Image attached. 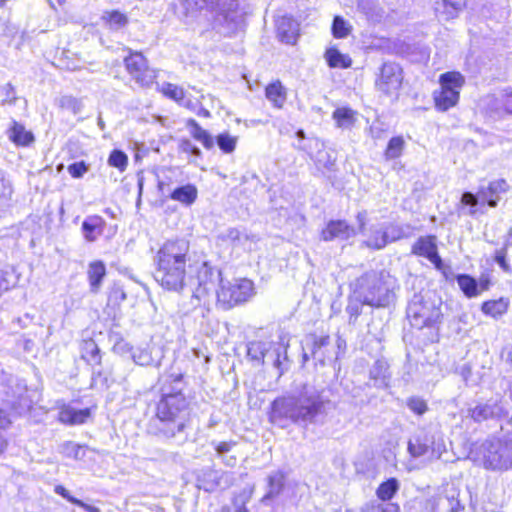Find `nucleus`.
<instances>
[{"instance_id": "4be33fe9", "label": "nucleus", "mask_w": 512, "mask_h": 512, "mask_svg": "<svg viewBox=\"0 0 512 512\" xmlns=\"http://www.w3.org/2000/svg\"><path fill=\"white\" fill-rule=\"evenodd\" d=\"M369 378L373 381V386L376 388L384 389L389 387L391 374L388 363L383 359L376 360L369 370Z\"/></svg>"}, {"instance_id": "58836bf2", "label": "nucleus", "mask_w": 512, "mask_h": 512, "mask_svg": "<svg viewBox=\"0 0 512 512\" xmlns=\"http://www.w3.org/2000/svg\"><path fill=\"white\" fill-rule=\"evenodd\" d=\"M136 365L150 366L154 364L152 349L149 346L135 347L131 357Z\"/></svg>"}, {"instance_id": "338daca9", "label": "nucleus", "mask_w": 512, "mask_h": 512, "mask_svg": "<svg viewBox=\"0 0 512 512\" xmlns=\"http://www.w3.org/2000/svg\"><path fill=\"white\" fill-rule=\"evenodd\" d=\"M479 199H481V197L479 196V194H473L472 192H464L461 196V204L462 205H467V206H470V210H469V215H474L476 210L474 209L478 203H479Z\"/></svg>"}, {"instance_id": "c03bdc74", "label": "nucleus", "mask_w": 512, "mask_h": 512, "mask_svg": "<svg viewBox=\"0 0 512 512\" xmlns=\"http://www.w3.org/2000/svg\"><path fill=\"white\" fill-rule=\"evenodd\" d=\"M219 473L220 471L213 469L203 472L202 478H199L201 482L200 488H203L207 492H212L217 489L219 486Z\"/></svg>"}, {"instance_id": "20e7f679", "label": "nucleus", "mask_w": 512, "mask_h": 512, "mask_svg": "<svg viewBox=\"0 0 512 512\" xmlns=\"http://www.w3.org/2000/svg\"><path fill=\"white\" fill-rule=\"evenodd\" d=\"M170 5L178 18L184 21L205 10L217 24L226 26L229 31L237 29L243 20L238 9V0H178L171 1Z\"/></svg>"}, {"instance_id": "09e8293b", "label": "nucleus", "mask_w": 512, "mask_h": 512, "mask_svg": "<svg viewBox=\"0 0 512 512\" xmlns=\"http://www.w3.org/2000/svg\"><path fill=\"white\" fill-rule=\"evenodd\" d=\"M404 148V139L401 136L392 137L385 150V157L388 160L396 159L401 156Z\"/></svg>"}, {"instance_id": "3c124183", "label": "nucleus", "mask_w": 512, "mask_h": 512, "mask_svg": "<svg viewBox=\"0 0 512 512\" xmlns=\"http://www.w3.org/2000/svg\"><path fill=\"white\" fill-rule=\"evenodd\" d=\"M216 143L220 150L229 154L232 153L236 148L237 137L231 136L228 132H224L216 137Z\"/></svg>"}, {"instance_id": "4c0bfd02", "label": "nucleus", "mask_w": 512, "mask_h": 512, "mask_svg": "<svg viewBox=\"0 0 512 512\" xmlns=\"http://www.w3.org/2000/svg\"><path fill=\"white\" fill-rule=\"evenodd\" d=\"M283 486V476L280 473L270 475L268 477V491L261 499V502L267 503L268 500L277 497L281 493Z\"/></svg>"}, {"instance_id": "423d86ee", "label": "nucleus", "mask_w": 512, "mask_h": 512, "mask_svg": "<svg viewBox=\"0 0 512 512\" xmlns=\"http://www.w3.org/2000/svg\"><path fill=\"white\" fill-rule=\"evenodd\" d=\"M482 463L486 469L512 468V433L499 439L485 441L480 447Z\"/></svg>"}, {"instance_id": "2eb2a0df", "label": "nucleus", "mask_w": 512, "mask_h": 512, "mask_svg": "<svg viewBox=\"0 0 512 512\" xmlns=\"http://www.w3.org/2000/svg\"><path fill=\"white\" fill-rule=\"evenodd\" d=\"M288 346L289 344L286 337L280 336L279 341H270V348L267 349V352H264L266 354L265 363L272 364L276 369L280 371V374H282L284 370L288 369Z\"/></svg>"}, {"instance_id": "bf43d9fd", "label": "nucleus", "mask_w": 512, "mask_h": 512, "mask_svg": "<svg viewBox=\"0 0 512 512\" xmlns=\"http://www.w3.org/2000/svg\"><path fill=\"white\" fill-rule=\"evenodd\" d=\"M408 408L417 415H423L427 410V403L420 397L413 396L407 399Z\"/></svg>"}, {"instance_id": "6e6552de", "label": "nucleus", "mask_w": 512, "mask_h": 512, "mask_svg": "<svg viewBox=\"0 0 512 512\" xmlns=\"http://www.w3.org/2000/svg\"><path fill=\"white\" fill-rule=\"evenodd\" d=\"M407 318L416 329L433 327L440 319L441 312L431 301H425L423 296L415 294L407 306Z\"/></svg>"}, {"instance_id": "ea45409f", "label": "nucleus", "mask_w": 512, "mask_h": 512, "mask_svg": "<svg viewBox=\"0 0 512 512\" xmlns=\"http://www.w3.org/2000/svg\"><path fill=\"white\" fill-rule=\"evenodd\" d=\"M507 308L508 303L502 298L499 300L486 301L482 304L483 313L493 317L501 316L507 311Z\"/></svg>"}, {"instance_id": "de8ad7c7", "label": "nucleus", "mask_w": 512, "mask_h": 512, "mask_svg": "<svg viewBox=\"0 0 512 512\" xmlns=\"http://www.w3.org/2000/svg\"><path fill=\"white\" fill-rule=\"evenodd\" d=\"M384 229L387 243L395 242L397 240L407 238L409 236V226L404 227L400 225L390 224L386 226Z\"/></svg>"}, {"instance_id": "0eeeda50", "label": "nucleus", "mask_w": 512, "mask_h": 512, "mask_svg": "<svg viewBox=\"0 0 512 512\" xmlns=\"http://www.w3.org/2000/svg\"><path fill=\"white\" fill-rule=\"evenodd\" d=\"M254 294V283L247 278L236 279L233 282L221 280L220 287L216 290L217 305L223 310H229L247 302Z\"/></svg>"}, {"instance_id": "e433bc0d", "label": "nucleus", "mask_w": 512, "mask_h": 512, "mask_svg": "<svg viewBox=\"0 0 512 512\" xmlns=\"http://www.w3.org/2000/svg\"><path fill=\"white\" fill-rule=\"evenodd\" d=\"M400 488V483L396 478H389L388 480L382 482L377 490L376 495L378 499L383 502L391 500L394 495L398 492Z\"/></svg>"}, {"instance_id": "5fc2aeb1", "label": "nucleus", "mask_w": 512, "mask_h": 512, "mask_svg": "<svg viewBox=\"0 0 512 512\" xmlns=\"http://www.w3.org/2000/svg\"><path fill=\"white\" fill-rule=\"evenodd\" d=\"M444 452H446V445L444 440L441 437L435 438V436H430L429 459H440Z\"/></svg>"}, {"instance_id": "79ce46f5", "label": "nucleus", "mask_w": 512, "mask_h": 512, "mask_svg": "<svg viewBox=\"0 0 512 512\" xmlns=\"http://www.w3.org/2000/svg\"><path fill=\"white\" fill-rule=\"evenodd\" d=\"M102 19L109 25L111 29L114 30L121 29L128 23L127 16L116 10L106 12Z\"/></svg>"}, {"instance_id": "6e6d98bb", "label": "nucleus", "mask_w": 512, "mask_h": 512, "mask_svg": "<svg viewBox=\"0 0 512 512\" xmlns=\"http://www.w3.org/2000/svg\"><path fill=\"white\" fill-rule=\"evenodd\" d=\"M510 243L506 241L505 247L495 251L494 260L500 266V268L505 272L510 274L512 272L511 265L508 263L507 256V246Z\"/></svg>"}, {"instance_id": "49530a36", "label": "nucleus", "mask_w": 512, "mask_h": 512, "mask_svg": "<svg viewBox=\"0 0 512 512\" xmlns=\"http://www.w3.org/2000/svg\"><path fill=\"white\" fill-rule=\"evenodd\" d=\"M60 449L61 453L64 454L66 457L73 458L76 460H81L86 455L85 447L72 441L64 442L61 445Z\"/></svg>"}, {"instance_id": "0e129e2a", "label": "nucleus", "mask_w": 512, "mask_h": 512, "mask_svg": "<svg viewBox=\"0 0 512 512\" xmlns=\"http://www.w3.org/2000/svg\"><path fill=\"white\" fill-rule=\"evenodd\" d=\"M134 348L130 343L127 341L120 339L117 341L114 346L113 350L115 353L119 354L122 357L130 358L133 355Z\"/></svg>"}, {"instance_id": "4d7b16f0", "label": "nucleus", "mask_w": 512, "mask_h": 512, "mask_svg": "<svg viewBox=\"0 0 512 512\" xmlns=\"http://www.w3.org/2000/svg\"><path fill=\"white\" fill-rule=\"evenodd\" d=\"M223 239L231 241L235 245H241L245 240L249 239V235L237 228H230L223 235Z\"/></svg>"}, {"instance_id": "f3484780", "label": "nucleus", "mask_w": 512, "mask_h": 512, "mask_svg": "<svg viewBox=\"0 0 512 512\" xmlns=\"http://www.w3.org/2000/svg\"><path fill=\"white\" fill-rule=\"evenodd\" d=\"M357 234L354 227L350 226L344 220H332L326 228L322 230L321 237L324 241H332L335 239L348 240Z\"/></svg>"}, {"instance_id": "72a5a7b5", "label": "nucleus", "mask_w": 512, "mask_h": 512, "mask_svg": "<svg viewBox=\"0 0 512 512\" xmlns=\"http://www.w3.org/2000/svg\"><path fill=\"white\" fill-rule=\"evenodd\" d=\"M325 59L331 68H349L352 65L351 58L336 48H329L325 52Z\"/></svg>"}, {"instance_id": "9b49d317", "label": "nucleus", "mask_w": 512, "mask_h": 512, "mask_svg": "<svg viewBox=\"0 0 512 512\" xmlns=\"http://www.w3.org/2000/svg\"><path fill=\"white\" fill-rule=\"evenodd\" d=\"M403 81L402 68L394 62H385L375 81L376 89L387 96L398 92Z\"/></svg>"}, {"instance_id": "c756f323", "label": "nucleus", "mask_w": 512, "mask_h": 512, "mask_svg": "<svg viewBox=\"0 0 512 512\" xmlns=\"http://www.w3.org/2000/svg\"><path fill=\"white\" fill-rule=\"evenodd\" d=\"M407 450L413 458L422 456H429L430 453V436L425 434L423 436H415L408 441Z\"/></svg>"}, {"instance_id": "864d4df0", "label": "nucleus", "mask_w": 512, "mask_h": 512, "mask_svg": "<svg viewBox=\"0 0 512 512\" xmlns=\"http://www.w3.org/2000/svg\"><path fill=\"white\" fill-rule=\"evenodd\" d=\"M108 164L122 172L127 167L128 157L123 151L114 149L109 155Z\"/></svg>"}, {"instance_id": "c9c22d12", "label": "nucleus", "mask_w": 512, "mask_h": 512, "mask_svg": "<svg viewBox=\"0 0 512 512\" xmlns=\"http://www.w3.org/2000/svg\"><path fill=\"white\" fill-rule=\"evenodd\" d=\"M364 244L366 247L371 249H383L388 244L386 240L385 229L374 226L371 227L369 230V235L364 241Z\"/></svg>"}, {"instance_id": "13d9d810", "label": "nucleus", "mask_w": 512, "mask_h": 512, "mask_svg": "<svg viewBox=\"0 0 512 512\" xmlns=\"http://www.w3.org/2000/svg\"><path fill=\"white\" fill-rule=\"evenodd\" d=\"M83 351H84V355L89 357L90 361H93L97 364L100 363V361H101L100 349H99L98 345L93 340H89V341L85 342Z\"/></svg>"}, {"instance_id": "69168bd1", "label": "nucleus", "mask_w": 512, "mask_h": 512, "mask_svg": "<svg viewBox=\"0 0 512 512\" xmlns=\"http://www.w3.org/2000/svg\"><path fill=\"white\" fill-rule=\"evenodd\" d=\"M69 174L73 178H82L89 170V165L84 161L74 162L67 167Z\"/></svg>"}, {"instance_id": "b1692460", "label": "nucleus", "mask_w": 512, "mask_h": 512, "mask_svg": "<svg viewBox=\"0 0 512 512\" xmlns=\"http://www.w3.org/2000/svg\"><path fill=\"white\" fill-rule=\"evenodd\" d=\"M90 416L89 409H74L70 406L63 407L59 411L58 419L61 423L79 425L86 422Z\"/></svg>"}, {"instance_id": "39448f33", "label": "nucleus", "mask_w": 512, "mask_h": 512, "mask_svg": "<svg viewBox=\"0 0 512 512\" xmlns=\"http://www.w3.org/2000/svg\"><path fill=\"white\" fill-rule=\"evenodd\" d=\"M352 285L356 299L365 305L385 308L395 302L397 280L384 270L366 272Z\"/></svg>"}, {"instance_id": "603ef678", "label": "nucleus", "mask_w": 512, "mask_h": 512, "mask_svg": "<svg viewBox=\"0 0 512 512\" xmlns=\"http://www.w3.org/2000/svg\"><path fill=\"white\" fill-rule=\"evenodd\" d=\"M60 107L71 111L73 114L81 113L83 109L82 101L71 95H64L59 100Z\"/></svg>"}, {"instance_id": "cd10ccee", "label": "nucleus", "mask_w": 512, "mask_h": 512, "mask_svg": "<svg viewBox=\"0 0 512 512\" xmlns=\"http://www.w3.org/2000/svg\"><path fill=\"white\" fill-rule=\"evenodd\" d=\"M13 187L4 171L0 170V217L11 207Z\"/></svg>"}, {"instance_id": "052dcab7", "label": "nucleus", "mask_w": 512, "mask_h": 512, "mask_svg": "<svg viewBox=\"0 0 512 512\" xmlns=\"http://www.w3.org/2000/svg\"><path fill=\"white\" fill-rule=\"evenodd\" d=\"M163 92L169 98L175 100L178 103H181L185 98V92L181 87L177 85L167 83L163 88Z\"/></svg>"}, {"instance_id": "e2e57ef3", "label": "nucleus", "mask_w": 512, "mask_h": 512, "mask_svg": "<svg viewBox=\"0 0 512 512\" xmlns=\"http://www.w3.org/2000/svg\"><path fill=\"white\" fill-rule=\"evenodd\" d=\"M1 94L3 95L2 104L14 105L17 101L15 87L11 83H6L1 87Z\"/></svg>"}, {"instance_id": "f704fd0d", "label": "nucleus", "mask_w": 512, "mask_h": 512, "mask_svg": "<svg viewBox=\"0 0 512 512\" xmlns=\"http://www.w3.org/2000/svg\"><path fill=\"white\" fill-rule=\"evenodd\" d=\"M456 280L466 297L473 298L479 295L478 282L474 277L468 274H457Z\"/></svg>"}, {"instance_id": "a19ab883", "label": "nucleus", "mask_w": 512, "mask_h": 512, "mask_svg": "<svg viewBox=\"0 0 512 512\" xmlns=\"http://www.w3.org/2000/svg\"><path fill=\"white\" fill-rule=\"evenodd\" d=\"M332 116L337 126L341 128H349L355 121L354 112L350 108H337Z\"/></svg>"}, {"instance_id": "1a4fd4ad", "label": "nucleus", "mask_w": 512, "mask_h": 512, "mask_svg": "<svg viewBox=\"0 0 512 512\" xmlns=\"http://www.w3.org/2000/svg\"><path fill=\"white\" fill-rule=\"evenodd\" d=\"M464 84V77L459 72H447L440 76L441 90L434 93L436 107L446 111L455 106L459 100V89Z\"/></svg>"}, {"instance_id": "dca6fc26", "label": "nucleus", "mask_w": 512, "mask_h": 512, "mask_svg": "<svg viewBox=\"0 0 512 512\" xmlns=\"http://www.w3.org/2000/svg\"><path fill=\"white\" fill-rule=\"evenodd\" d=\"M411 252L414 255L428 259L435 268H440L442 265L434 236L419 237L413 244Z\"/></svg>"}, {"instance_id": "774afa93", "label": "nucleus", "mask_w": 512, "mask_h": 512, "mask_svg": "<svg viewBox=\"0 0 512 512\" xmlns=\"http://www.w3.org/2000/svg\"><path fill=\"white\" fill-rule=\"evenodd\" d=\"M500 101L507 113L512 114V89L506 88L500 95Z\"/></svg>"}, {"instance_id": "f257e3e1", "label": "nucleus", "mask_w": 512, "mask_h": 512, "mask_svg": "<svg viewBox=\"0 0 512 512\" xmlns=\"http://www.w3.org/2000/svg\"><path fill=\"white\" fill-rule=\"evenodd\" d=\"M332 409V402L312 386L304 385L300 391L276 398L271 403L270 422L286 428L290 424L307 428L323 425Z\"/></svg>"}, {"instance_id": "37998d69", "label": "nucleus", "mask_w": 512, "mask_h": 512, "mask_svg": "<svg viewBox=\"0 0 512 512\" xmlns=\"http://www.w3.org/2000/svg\"><path fill=\"white\" fill-rule=\"evenodd\" d=\"M55 492L58 495H60L63 498H65L66 500H68L70 503L75 504L78 507L84 509L86 512H101V510L98 507L89 505V504L83 502L82 500L73 497L69 493V491L66 488H64L63 486H61V485H58V486L55 487Z\"/></svg>"}, {"instance_id": "c85d7f7f", "label": "nucleus", "mask_w": 512, "mask_h": 512, "mask_svg": "<svg viewBox=\"0 0 512 512\" xmlns=\"http://www.w3.org/2000/svg\"><path fill=\"white\" fill-rule=\"evenodd\" d=\"M357 8L373 22H380L384 16V10L380 7L378 0H357Z\"/></svg>"}, {"instance_id": "5701e85b", "label": "nucleus", "mask_w": 512, "mask_h": 512, "mask_svg": "<svg viewBox=\"0 0 512 512\" xmlns=\"http://www.w3.org/2000/svg\"><path fill=\"white\" fill-rule=\"evenodd\" d=\"M106 275V266L103 261L96 260L89 264L88 270H87V276L90 286V291L94 294L98 293L102 281Z\"/></svg>"}, {"instance_id": "473e14b6", "label": "nucleus", "mask_w": 512, "mask_h": 512, "mask_svg": "<svg viewBox=\"0 0 512 512\" xmlns=\"http://www.w3.org/2000/svg\"><path fill=\"white\" fill-rule=\"evenodd\" d=\"M187 127L190 129L192 137L201 142L206 149H211L214 146L213 137L195 119H189Z\"/></svg>"}, {"instance_id": "aec40b11", "label": "nucleus", "mask_w": 512, "mask_h": 512, "mask_svg": "<svg viewBox=\"0 0 512 512\" xmlns=\"http://www.w3.org/2000/svg\"><path fill=\"white\" fill-rule=\"evenodd\" d=\"M106 221L98 215L87 216L82 222L81 230L87 242H95L104 232Z\"/></svg>"}, {"instance_id": "a211bd4d", "label": "nucleus", "mask_w": 512, "mask_h": 512, "mask_svg": "<svg viewBox=\"0 0 512 512\" xmlns=\"http://www.w3.org/2000/svg\"><path fill=\"white\" fill-rule=\"evenodd\" d=\"M277 37L283 43L293 45L299 36V23L289 16L276 20Z\"/></svg>"}, {"instance_id": "9d476101", "label": "nucleus", "mask_w": 512, "mask_h": 512, "mask_svg": "<svg viewBox=\"0 0 512 512\" xmlns=\"http://www.w3.org/2000/svg\"><path fill=\"white\" fill-rule=\"evenodd\" d=\"M427 512H463L464 504L460 500V491L454 485L440 488L425 502Z\"/></svg>"}, {"instance_id": "a18cd8bd", "label": "nucleus", "mask_w": 512, "mask_h": 512, "mask_svg": "<svg viewBox=\"0 0 512 512\" xmlns=\"http://www.w3.org/2000/svg\"><path fill=\"white\" fill-rule=\"evenodd\" d=\"M19 277L13 269H0V296L2 293L15 287L18 283Z\"/></svg>"}, {"instance_id": "7c9ffc66", "label": "nucleus", "mask_w": 512, "mask_h": 512, "mask_svg": "<svg viewBox=\"0 0 512 512\" xmlns=\"http://www.w3.org/2000/svg\"><path fill=\"white\" fill-rule=\"evenodd\" d=\"M8 137L18 146H28L34 141L32 132L27 131L22 124L16 121H13V125L8 131Z\"/></svg>"}, {"instance_id": "f03ea898", "label": "nucleus", "mask_w": 512, "mask_h": 512, "mask_svg": "<svg viewBox=\"0 0 512 512\" xmlns=\"http://www.w3.org/2000/svg\"><path fill=\"white\" fill-rule=\"evenodd\" d=\"M175 386L165 385L156 405L155 416L150 420L149 431L164 439H175L183 444L188 438L189 402L182 392L181 376L175 380Z\"/></svg>"}, {"instance_id": "a878e982", "label": "nucleus", "mask_w": 512, "mask_h": 512, "mask_svg": "<svg viewBox=\"0 0 512 512\" xmlns=\"http://www.w3.org/2000/svg\"><path fill=\"white\" fill-rule=\"evenodd\" d=\"M330 343L331 341L329 336L317 337L316 335H310L307 338V345L311 346L310 351L312 357L322 364L326 359L331 358V354L321 351V346H330Z\"/></svg>"}, {"instance_id": "680f3d73", "label": "nucleus", "mask_w": 512, "mask_h": 512, "mask_svg": "<svg viewBox=\"0 0 512 512\" xmlns=\"http://www.w3.org/2000/svg\"><path fill=\"white\" fill-rule=\"evenodd\" d=\"M252 492L242 491L233 498V506L235 512H249L246 508V503L250 500Z\"/></svg>"}, {"instance_id": "393cba45", "label": "nucleus", "mask_w": 512, "mask_h": 512, "mask_svg": "<svg viewBox=\"0 0 512 512\" xmlns=\"http://www.w3.org/2000/svg\"><path fill=\"white\" fill-rule=\"evenodd\" d=\"M198 190L193 184H186L173 189L169 198L181 203L184 206H191L197 199Z\"/></svg>"}, {"instance_id": "ddd939ff", "label": "nucleus", "mask_w": 512, "mask_h": 512, "mask_svg": "<svg viewBox=\"0 0 512 512\" xmlns=\"http://www.w3.org/2000/svg\"><path fill=\"white\" fill-rule=\"evenodd\" d=\"M125 67L133 79L142 87H150L156 78V72L147 65L145 57L138 52L124 59Z\"/></svg>"}, {"instance_id": "2f4dec72", "label": "nucleus", "mask_w": 512, "mask_h": 512, "mask_svg": "<svg viewBox=\"0 0 512 512\" xmlns=\"http://www.w3.org/2000/svg\"><path fill=\"white\" fill-rule=\"evenodd\" d=\"M265 94L276 108H282L287 98L286 90L280 81L269 84L266 87Z\"/></svg>"}, {"instance_id": "7ed1b4c3", "label": "nucleus", "mask_w": 512, "mask_h": 512, "mask_svg": "<svg viewBox=\"0 0 512 512\" xmlns=\"http://www.w3.org/2000/svg\"><path fill=\"white\" fill-rule=\"evenodd\" d=\"M190 243L184 238L167 240L154 256L155 281L164 289L180 292L185 286Z\"/></svg>"}, {"instance_id": "4468645a", "label": "nucleus", "mask_w": 512, "mask_h": 512, "mask_svg": "<svg viewBox=\"0 0 512 512\" xmlns=\"http://www.w3.org/2000/svg\"><path fill=\"white\" fill-rule=\"evenodd\" d=\"M508 413L507 407L501 400H488L479 404L470 410L472 419L476 422H482L489 419H501Z\"/></svg>"}, {"instance_id": "6ab92c4d", "label": "nucleus", "mask_w": 512, "mask_h": 512, "mask_svg": "<svg viewBox=\"0 0 512 512\" xmlns=\"http://www.w3.org/2000/svg\"><path fill=\"white\" fill-rule=\"evenodd\" d=\"M465 5V0H436L435 12L439 20L448 21L458 17Z\"/></svg>"}, {"instance_id": "8fccbe9b", "label": "nucleus", "mask_w": 512, "mask_h": 512, "mask_svg": "<svg viewBox=\"0 0 512 512\" xmlns=\"http://www.w3.org/2000/svg\"><path fill=\"white\" fill-rule=\"evenodd\" d=\"M331 30L335 38H345L350 34L351 26L343 17L335 16Z\"/></svg>"}, {"instance_id": "412c9836", "label": "nucleus", "mask_w": 512, "mask_h": 512, "mask_svg": "<svg viewBox=\"0 0 512 512\" xmlns=\"http://www.w3.org/2000/svg\"><path fill=\"white\" fill-rule=\"evenodd\" d=\"M509 189V184L505 179H498L489 183L488 187H481L478 194L481 199L487 201L489 207L495 208L498 205L497 195L505 193Z\"/></svg>"}, {"instance_id": "f8f14e48", "label": "nucleus", "mask_w": 512, "mask_h": 512, "mask_svg": "<svg viewBox=\"0 0 512 512\" xmlns=\"http://www.w3.org/2000/svg\"><path fill=\"white\" fill-rule=\"evenodd\" d=\"M197 286L193 289V298L198 301L203 300L211 291L215 290L216 284L220 286L221 271L210 266L207 262H202L197 268L196 273Z\"/></svg>"}, {"instance_id": "bb28decb", "label": "nucleus", "mask_w": 512, "mask_h": 512, "mask_svg": "<svg viewBox=\"0 0 512 512\" xmlns=\"http://www.w3.org/2000/svg\"><path fill=\"white\" fill-rule=\"evenodd\" d=\"M270 348L268 340H253L247 344V357L256 365L265 364V353Z\"/></svg>"}]
</instances>
